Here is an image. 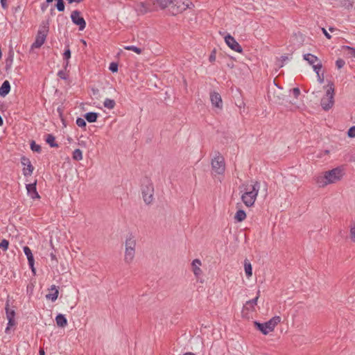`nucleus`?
Returning a JSON list of instances; mask_svg holds the SVG:
<instances>
[{
  "instance_id": "1",
  "label": "nucleus",
  "mask_w": 355,
  "mask_h": 355,
  "mask_svg": "<svg viewBox=\"0 0 355 355\" xmlns=\"http://www.w3.org/2000/svg\"><path fill=\"white\" fill-rule=\"evenodd\" d=\"M242 193L241 200L247 207H252L256 200L259 191L260 189V183L257 181H251L250 184H243L239 187Z\"/></svg>"
},
{
  "instance_id": "2",
  "label": "nucleus",
  "mask_w": 355,
  "mask_h": 355,
  "mask_svg": "<svg viewBox=\"0 0 355 355\" xmlns=\"http://www.w3.org/2000/svg\"><path fill=\"white\" fill-rule=\"evenodd\" d=\"M343 175V168L341 167H336L331 170L325 171L323 175H318L315 177V182L320 187H324L329 184L336 183L339 181Z\"/></svg>"
},
{
  "instance_id": "3",
  "label": "nucleus",
  "mask_w": 355,
  "mask_h": 355,
  "mask_svg": "<svg viewBox=\"0 0 355 355\" xmlns=\"http://www.w3.org/2000/svg\"><path fill=\"white\" fill-rule=\"evenodd\" d=\"M173 2V0H147L146 2L137 3L135 10L139 14L144 15L151 11L153 8L164 9L169 6Z\"/></svg>"
},
{
  "instance_id": "4",
  "label": "nucleus",
  "mask_w": 355,
  "mask_h": 355,
  "mask_svg": "<svg viewBox=\"0 0 355 355\" xmlns=\"http://www.w3.org/2000/svg\"><path fill=\"white\" fill-rule=\"evenodd\" d=\"M125 248L124 261L129 264L133 261L135 255L136 240L132 234L127 236Z\"/></svg>"
},
{
  "instance_id": "5",
  "label": "nucleus",
  "mask_w": 355,
  "mask_h": 355,
  "mask_svg": "<svg viewBox=\"0 0 355 355\" xmlns=\"http://www.w3.org/2000/svg\"><path fill=\"white\" fill-rule=\"evenodd\" d=\"M328 89L326 91L325 96L321 99V106L324 110H329L332 107L334 103V85L333 83H329L327 85Z\"/></svg>"
},
{
  "instance_id": "6",
  "label": "nucleus",
  "mask_w": 355,
  "mask_h": 355,
  "mask_svg": "<svg viewBox=\"0 0 355 355\" xmlns=\"http://www.w3.org/2000/svg\"><path fill=\"white\" fill-rule=\"evenodd\" d=\"M211 167L213 172L216 174L222 175L225 172V159L218 152L216 153V156L211 161Z\"/></svg>"
},
{
  "instance_id": "7",
  "label": "nucleus",
  "mask_w": 355,
  "mask_h": 355,
  "mask_svg": "<svg viewBox=\"0 0 355 355\" xmlns=\"http://www.w3.org/2000/svg\"><path fill=\"white\" fill-rule=\"evenodd\" d=\"M141 193L144 202L149 205L153 202L154 188L150 181L147 180L146 184H143L141 187Z\"/></svg>"
},
{
  "instance_id": "8",
  "label": "nucleus",
  "mask_w": 355,
  "mask_h": 355,
  "mask_svg": "<svg viewBox=\"0 0 355 355\" xmlns=\"http://www.w3.org/2000/svg\"><path fill=\"white\" fill-rule=\"evenodd\" d=\"M48 31L49 27L46 26L40 28L36 35L35 41L32 44V48L37 49L42 46L46 40Z\"/></svg>"
},
{
  "instance_id": "9",
  "label": "nucleus",
  "mask_w": 355,
  "mask_h": 355,
  "mask_svg": "<svg viewBox=\"0 0 355 355\" xmlns=\"http://www.w3.org/2000/svg\"><path fill=\"white\" fill-rule=\"evenodd\" d=\"M173 3L170 5L171 12L173 15H176L179 12H182L189 8V0H173Z\"/></svg>"
},
{
  "instance_id": "10",
  "label": "nucleus",
  "mask_w": 355,
  "mask_h": 355,
  "mask_svg": "<svg viewBox=\"0 0 355 355\" xmlns=\"http://www.w3.org/2000/svg\"><path fill=\"white\" fill-rule=\"evenodd\" d=\"M71 19L73 24L78 26L79 30L83 31L86 27V22L83 17L80 16V12L76 10L71 14Z\"/></svg>"
},
{
  "instance_id": "11",
  "label": "nucleus",
  "mask_w": 355,
  "mask_h": 355,
  "mask_svg": "<svg viewBox=\"0 0 355 355\" xmlns=\"http://www.w3.org/2000/svg\"><path fill=\"white\" fill-rule=\"evenodd\" d=\"M225 41L227 44V45L232 50L241 53L243 51L242 47L241 45L236 41V40L231 36L230 34L226 35L225 37Z\"/></svg>"
},
{
  "instance_id": "12",
  "label": "nucleus",
  "mask_w": 355,
  "mask_h": 355,
  "mask_svg": "<svg viewBox=\"0 0 355 355\" xmlns=\"http://www.w3.org/2000/svg\"><path fill=\"white\" fill-rule=\"evenodd\" d=\"M260 296V291H257V296L250 300H248L245 302L243 308V312L244 311H255L256 306L257 305V301Z\"/></svg>"
},
{
  "instance_id": "13",
  "label": "nucleus",
  "mask_w": 355,
  "mask_h": 355,
  "mask_svg": "<svg viewBox=\"0 0 355 355\" xmlns=\"http://www.w3.org/2000/svg\"><path fill=\"white\" fill-rule=\"evenodd\" d=\"M21 163L23 166H27L26 168H23V175L24 176L31 175V174L33 173V171L34 170V167L31 164L30 159L28 157L23 156L21 158Z\"/></svg>"
},
{
  "instance_id": "14",
  "label": "nucleus",
  "mask_w": 355,
  "mask_h": 355,
  "mask_svg": "<svg viewBox=\"0 0 355 355\" xmlns=\"http://www.w3.org/2000/svg\"><path fill=\"white\" fill-rule=\"evenodd\" d=\"M280 321L281 318L279 316H275L268 321L264 322V328L266 329V331L267 333L272 331L275 327L280 322Z\"/></svg>"
},
{
  "instance_id": "15",
  "label": "nucleus",
  "mask_w": 355,
  "mask_h": 355,
  "mask_svg": "<svg viewBox=\"0 0 355 355\" xmlns=\"http://www.w3.org/2000/svg\"><path fill=\"white\" fill-rule=\"evenodd\" d=\"M210 100L213 106L222 109L223 101L220 95L218 92H211L210 94Z\"/></svg>"
},
{
  "instance_id": "16",
  "label": "nucleus",
  "mask_w": 355,
  "mask_h": 355,
  "mask_svg": "<svg viewBox=\"0 0 355 355\" xmlns=\"http://www.w3.org/2000/svg\"><path fill=\"white\" fill-rule=\"evenodd\" d=\"M37 181L32 184H28L26 186L27 193L32 199H38L40 198L36 189Z\"/></svg>"
},
{
  "instance_id": "17",
  "label": "nucleus",
  "mask_w": 355,
  "mask_h": 355,
  "mask_svg": "<svg viewBox=\"0 0 355 355\" xmlns=\"http://www.w3.org/2000/svg\"><path fill=\"white\" fill-rule=\"evenodd\" d=\"M23 250L24 254L27 257L28 265L31 268V270L33 271V273H35V269L34 268L35 260L31 250L28 246H24Z\"/></svg>"
},
{
  "instance_id": "18",
  "label": "nucleus",
  "mask_w": 355,
  "mask_h": 355,
  "mask_svg": "<svg viewBox=\"0 0 355 355\" xmlns=\"http://www.w3.org/2000/svg\"><path fill=\"white\" fill-rule=\"evenodd\" d=\"M49 291L50 293L46 295V298L51 300L52 302H55L58 297V288L55 285H52L49 288Z\"/></svg>"
},
{
  "instance_id": "19",
  "label": "nucleus",
  "mask_w": 355,
  "mask_h": 355,
  "mask_svg": "<svg viewBox=\"0 0 355 355\" xmlns=\"http://www.w3.org/2000/svg\"><path fill=\"white\" fill-rule=\"evenodd\" d=\"M13 59H14V51L12 47H10V49L8 53L7 58L6 59V71H9L13 63Z\"/></svg>"
},
{
  "instance_id": "20",
  "label": "nucleus",
  "mask_w": 355,
  "mask_h": 355,
  "mask_svg": "<svg viewBox=\"0 0 355 355\" xmlns=\"http://www.w3.org/2000/svg\"><path fill=\"white\" fill-rule=\"evenodd\" d=\"M10 91V85L8 80H5L0 87V96L5 97Z\"/></svg>"
},
{
  "instance_id": "21",
  "label": "nucleus",
  "mask_w": 355,
  "mask_h": 355,
  "mask_svg": "<svg viewBox=\"0 0 355 355\" xmlns=\"http://www.w3.org/2000/svg\"><path fill=\"white\" fill-rule=\"evenodd\" d=\"M191 264L194 275L196 277L199 276L202 273V270L200 268V266H201V261L199 259H196L192 261Z\"/></svg>"
},
{
  "instance_id": "22",
  "label": "nucleus",
  "mask_w": 355,
  "mask_h": 355,
  "mask_svg": "<svg viewBox=\"0 0 355 355\" xmlns=\"http://www.w3.org/2000/svg\"><path fill=\"white\" fill-rule=\"evenodd\" d=\"M342 50L344 54L349 58H352L353 57H355V48H352L349 46H343L342 47Z\"/></svg>"
},
{
  "instance_id": "23",
  "label": "nucleus",
  "mask_w": 355,
  "mask_h": 355,
  "mask_svg": "<svg viewBox=\"0 0 355 355\" xmlns=\"http://www.w3.org/2000/svg\"><path fill=\"white\" fill-rule=\"evenodd\" d=\"M303 57L304 59L312 66H313L315 62H319L318 57L311 53L304 54Z\"/></svg>"
},
{
  "instance_id": "24",
  "label": "nucleus",
  "mask_w": 355,
  "mask_h": 355,
  "mask_svg": "<svg viewBox=\"0 0 355 355\" xmlns=\"http://www.w3.org/2000/svg\"><path fill=\"white\" fill-rule=\"evenodd\" d=\"M244 269L247 277H250L252 275V268L251 263L248 259H245L244 261Z\"/></svg>"
},
{
  "instance_id": "25",
  "label": "nucleus",
  "mask_w": 355,
  "mask_h": 355,
  "mask_svg": "<svg viewBox=\"0 0 355 355\" xmlns=\"http://www.w3.org/2000/svg\"><path fill=\"white\" fill-rule=\"evenodd\" d=\"M85 119L89 123L96 122L98 118V113L96 112H87L85 115Z\"/></svg>"
},
{
  "instance_id": "26",
  "label": "nucleus",
  "mask_w": 355,
  "mask_h": 355,
  "mask_svg": "<svg viewBox=\"0 0 355 355\" xmlns=\"http://www.w3.org/2000/svg\"><path fill=\"white\" fill-rule=\"evenodd\" d=\"M55 320H56V323H57L58 326H59V327H63L66 326L67 324V320L66 318L64 317V315L62 314H58L56 316Z\"/></svg>"
},
{
  "instance_id": "27",
  "label": "nucleus",
  "mask_w": 355,
  "mask_h": 355,
  "mask_svg": "<svg viewBox=\"0 0 355 355\" xmlns=\"http://www.w3.org/2000/svg\"><path fill=\"white\" fill-rule=\"evenodd\" d=\"M245 218L246 214L243 209L238 210L234 216V219L237 222H242L245 219Z\"/></svg>"
},
{
  "instance_id": "28",
  "label": "nucleus",
  "mask_w": 355,
  "mask_h": 355,
  "mask_svg": "<svg viewBox=\"0 0 355 355\" xmlns=\"http://www.w3.org/2000/svg\"><path fill=\"white\" fill-rule=\"evenodd\" d=\"M55 137L51 134H47L46 137V142L49 144L51 147H58V145L55 141Z\"/></svg>"
},
{
  "instance_id": "29",
  "label": "nucleus",
  "mask_w": 355,
  "mask_h": 355,
  "mask_svg": "<svg viewBox=\"0 0 355 355\" xmlns=\"http://www.w3.org/2000/svg\"><path fill=\"white\" fill-rule=\"evenodd\" d=\"M6 314L8 320V325H13L15 324V320L13 319L15 315V311L13 310L10 311L8 308H6Z\"/></svg>"
},
{
  "instance_id": "30",
  "label": "nucleus",
  "mask_w": 355,
  "mask_h": 355,
  "mask_svg": "<svg viewBox=\"0 0 355 355\" xmlns=\"http://www.w3.org/2000/svg\"><path fill=\"white\" fill-rule=\"evenodd\" d=\"M103 105L104 106L107 108V109H113L116 105V103L114 100L112 99H110V98H106L105 101H104V103H103Z\"/></svg>"
},
{
  "instance_id": "31",
  "label": "nucleus",
  "mask_w": 355,
  "mask_h": 355,
  "mask_svg": "<svg viewBox=\"0 0 355 355\" xmlns=\"http://www.w3.org/2000/svg\"><path fill=\"white\" fill-rule=\"evenodd\" d=\"M73 159L74 160H76V161H79V160H81L83 159V152L80 149H76L73 152V156H72Z\"/></svg>"
},
{
  "instance_id": "32",
  "label": "nucleus",
  "mask_w": 355,
  "mask_h": 355,
  "mask_svg": "<svg viewBox=\"0 0 355 355\" xmlns=\"http://www.w3.org/2000/svg\"><path fill=\"white\" fill-rule=\"evenodd\" d=\"M254 326L255 327L257 330L260 331L261 333H267L266 331V329L264 328V322L261 323V322L254 321Z\"/></svg>"
},
{
  "instance_id": "33",
  "label": "nucleus",
  "mask_w": 355,
  "mask_h": 355,
  "mask_svg": "<svg viewBox=\"0 0 355 355\" xmlns=\"http://www.w3.org/2000/svg\"><path fill=\"white\" fill-rule=\"evenodd\" d=\"M31 149L33 152L40 153L42 150L41 146L37 144L34 141H32L31 143Z\"/></svg>"
},
{
  "instance_id": "34",
  "label": "nucleus",
  "mask_w": 355,
  "mask_h": 355,
  "mask_svg": "<svg viewBox=\"0 0 355 355\" xmlns=\"http://www.w3.org/2000/svg\"><path fill=\"white\" fill-rule=\"evenodd\" d=\"M124 49L125 50L132 51L137 53V54H140L142 51V50L140 48H138L135 46H126L124 47Z\"/></svg>"
},
{
  "instance_id": "35",
  "label": "nucleus",
  "mask_w": 355,
  "mask_h": 355,
  "mask_svg": "<svg viewBox=\"0 0 355 355\" xmlns=\"http://www.w3.org/2000/svg\"><path fill=\"white\" fill-rule=\"evenodd\" d=\"M57 3L55 5L56 8L58 11L62 12L64 10V3L63 0H56Z\"/></svg>"
},
{
  "instance_id": "36",
  "label": "nucleus",
  "mask_w": 355,
  "mask_h": 355,
  "mask_svg": "<svg viewBox=\"0 0 355 355\" xmlns=\"http://www.w3.org/2000/svg\"><path fill=\"white\" fill-rule=\"evenodd\" d=\"M277 97V100H275V102L279 103V104H285L286 103H292V104H294L293 103H292L291 101H288V100L285 99L284 98H280V96L279 95H277V96H274V98Z\"/></svg>"
},
{
  "instance_id": "37",
  "label": "nucleus",
  "mask_w": 355,
  "mask_h": 355,
  "mask_svg": "<svg viewBox=\"0 0 355 355\" xmlns=\"http://www.w3.org/2000/svg\"><path fill=\"white\" fill-rule=\"evenodd\" d=\"M313 67V69L314 71L316 73V74L320 73V71L322 67V62L320 61L318 62L317 64H315Z\"/></svg>"
},
{
  "instance_id": "38",
  "label": "nucleus",
  "mask_w": 355,
  "mask_h": 355,
  "mask_svg": "<svg viewBox=\"0 0 355 355\" xmlns=\"http://www.w3.org/2000/svg\"><path fill=\"white\" fill-rule=\"evenodd\" d=\"M76 123L77 125L80 127V128H84V127L86 126V121L83 118L78 117L76 119Z\"/></svg>"
},
{
  "instance_id": "39",
  "label": "nucleus",
  "mask_w": 355,
  "mask_h": 355,
  "mask_svg": "<svg viewBox=\"0 0 355 355\" xmlns=\"http://www.w3.org/2000/svg\"><path fill=\"white\" fill-rule=\"evenodd\" d=\"M9 245V242L6 239H3L0 243V248L3 249V250H7Z\"/></svg>"
},
{
  "instance_id": "40",
  "label": "nucleus",
  "mask_w": 355,
  "mask_h": 355,
  "mask_svg": "<svg viewBox=\"0 0 355 355\" xmlns=\"http://www.w3.org/2000/svg\"><path fill=\"white\" fill-rule=\"evenodd\" d=\"M70 58H71V51L69 49V47L67 46L63 53V59L64 60H69Z\"/></svg>"
},
{
  "instance_id": "41",
  "label": "nucleus",
  "mask_w": 355,
  "mask_h": 355,
  "mask_svg": "<svg viewBox=\"0 0 355 355\" xmlns=\"http://www.w3.org/2000/svg\"><path fill=\"white\" fill-rule=\"evenodd\" d=\"M289 92H291L295 98H298L300 94V90L298 87H295L292 89L289 90Z\"/></svg>"
},
{
  "instance_id": "42",
  "label": "nucleus",
  "mask_w": 355,
  "mask_h": 355,
  "mask_svg": "<svg viewBox=\"0 0 355 355\" xmlns=\"http://www.w3.org/2000/svg\"><path fill=\"white\" fill-rule=\"evenodd\" d=\"M109 69L112 72H116L118 71V64L116 62H111L109 67Z\"/></svg>"
},
{
  "instance_id": "43",
  "label": "nucleus",
  "mask_w": 355,
  "mask_h": 355,
  "mask_svg": "<svg viewBox=\"0 0 355 355\" xmlns=\"http://www.w3.org/2000/svg\"><path fill=\"white\" fill-rule=\"evenodd\" d=\"M345 62L341 58L338 59L336 62V65L338 69L343 68V66L345 65Z\"/></svg>"
},
{
  "instance_id": "44",
  "label": "nucleus",
  "mask_w": 355,
  "mask_h": 355,
  "mask_svg": "<svg viewBox=\"0 0 355 355\" xmlns=\"http://www.w3.org/2000/svg\"><path fill=\"white\" fill-rule=\"evenodd\" d=\"M58 76L63 80H67L68 78V76L64 70L59 71L58 73Z\"/></svg>"
},
{
  "instance_id": "45",
  "label": "nucleus",
  "mask_w": 355,
  "mask_h": 355,
  "mask_svg": "<svg viewBox=\"0 0 355 355\" xmlns=\"http://www.w3.org/2000/svg\"><path fill=\"white\" fill-rule=\"evenodd\" d=\"M347 135L349 137H355V125L352 126L349 129Z\"/></svg>"
},
{
  "instance_id": "46",
  "label": "nucleus",
  "mask_w": 355,
  "mask_h": 355,
  "mask_svg": "<svg viewBox=\"0 0 355 355\" xmlns=\"http://www.w3.org/2000/svg\"><path fill=\"white\" fill-rule=\"evenodd\" d=\"M288 60V55H282L280 58V62L281 64L279 65V67H282L284 66V64Z\"/></svg>"
},
{
  "instance_id": "47",
  "label": "nucleus",
  "mask_w": 355,
  "mask_h": 355,
  "mask_svg": "<svg viewBox=\"0 0 355 355\" xmlns=\"http://www.w3.org/2000/svg\"><path fill=\"white\" fill-rule=\"evenodd\" d=\"M50 257H51V261L53 262V266H56L58 263V260H57L55 254L53 252H51L50 254Z\"/></svg>"
},
{
  "instance_id": "48",
  "label": "nucleus",
  "mask_w": 355,
  "mask_h": 355,
  "mask_svg": "<svg viewBox=\"0 0 355 355\" xmlns=\"http://www.w3.org/2000/svg\"><path fill=\"white\" fill-rule=\"evenodd\" d=\"M209 60L213 62L216 60V50H214L209 57Z\"/></svg>"
},
{
  "instance_id": "49",
  "label": "nucleus",
  "mask_w": 355,
  "mask_h": 355,
  "mask_svg": "<svg viewBox=\"0 0 355 355\" xmlns=\"http://www.w3.org/2000/svg\"><path fill=\"white\" fill-rule=\"evenodd\" d=\"M350 234H351V239L353 241H355L354 240V239H355V227H351Z\"/></svg>"
},
{
  "instance_id": "50",
  "label": "nucleus",
  "mask_w": 355,
  "mask_h": 355,
  "mask_svg": "<svg viewBox=\"0 0 355 355\" xmlns=\"http://www.w3.org/2000/svg\"><path fill=\"white\" fill-rule=\"evenodd\" d=\"M317 77H318V82L320 84L323 83V82H324V75H323V73H322V74H320V73L317 74Z\"/></svg>"
},
{
  "instance_id": "51",
  "label": "nucleus",
  "mask_w": 355,
  "mask_h": 355,
  "mask_svg": "<svg viewBox=\"0 0 355 355\" xmlns=\"http://www.w3.org/2000/svg\"><path fill=\"white\" fill-rule=\"evenodd\" d=\"M7 1L8 0H0L1 7L5 10L8 8Z\"/></svg>"
},
{
  "instance_id": "52",
  "label": "nucleus",
  "mask_w": 355,
  "mask_h": 355,
  "mask_svg": "<svg viewBox=\"0 0 355 355\" xmlns=\"http://www.w3.org/2000/svg\"><path fill=\"white\" fill-rule=\"evenodd\" d=\"M322 30L324 35L326 36L327 38L330 39L331 37L330 34L326 31L325 28H323Z\"/></svg>"
},
{
  "instance_id": "53",
  "label": "nucleus",
  "mask_w": 355,
  "mask_h": 355,
  "mask_svg": "<svg viewBox=\"0 0 355 355\" xmlns=\"http://www.w3.org/2000/svg\"><path fill=\"white\" fill-rule=\"evenodd\" d=\"M83 0H67L69 3H81Z\"/></svg>"
},
{
  "instance_id": "54",
  "label": "nucleus",
  "mask_w": 355,
  "mask_h": 355,
  "mask_svg": "<svg viewBox=\"0 0 355 355\" xmlns=\"http://www.w3.org/2000/svg\"><path fill=\"white\" fill-rule=\"evenodd\" d=\"M39 355H45L44 349H42V348L40 349Z\"/></svg>"
},
{
  "instance_id": "55",
  "label": "nucleus",
  "mask_w": 355,
  "mask_h": 355,
  "mask_svg": "<svg viewBox=\"0 0 355 355\" xmlns=\"http://www.w3.org/2000/svg\"><path fill=\"white\" fill-rule=\"evenodd\" d=\"M68 66H69V60H65L64 68L66 69Z\"/></svg>"
},
{
  "instance_id": "56",
  "label": "nucleus",
  "mask_w": 355,
  "mask_h": 355,
  "mask_svg": "<svg viewBox=\"0 0 355 355\" xmlns=\"http://www.w3.org/2000/svg\"><path fill=\"white\" fill-rule=\"evenodd\" d=\"M183 355H195V354L193 352H186Z\"/></svg>"
},
{
  "instance_id": "57",
  "label": "nucleus",
  "mask_w": 355,
  "mask_h": 355,
  "mask_svg": "<svg viewBox=\"0 0 355 355\" xmlns=\"http://www.w3.org/2000/svg\"><path fill=\"white\" fill-rule=\"evenodd\" d=\"M19 8H20L19 6L16 7V8H14V11L15 12H17Z\"/></svg>"
},
{
  "instance_id": "58",
  "label": "nucleus",
  "mask_w": 355,
  "mask_h": 355,
  "mask_svg": "<svg viewBox=\"0 0 355 355\" xmlns=\"http://www.w3.org/2000/svg\"><path fill=\"white\" fill-rule=\"evenodd\" d=\"M53 0H46L47 3L53 2Z\"/></svg>"
},
{
  "instance_id": "59",
  "label": "nucleus",
  "mask_w": 355,
  "mask_h": 355,
  "mask_svg": "<svg viewBox=\"0 0 355 355\" xmlns=\"http://www.w3.org/2000/svg\"><path fill=\"white\" fill-rule=\"evenodd\" d=\"M42 8V10L44 11V10H45V8H46V6H44L43 5V6H42V8Z\"/></svg>"
},
{
  "instance_id": "60",
  "label": "nucleus",
  "mask_w": 355,
  "mask_h": 355,
  "mask_svg": "<svg viewBox=\"0 0 355 355\" xmlns=\"http://www.w3.org/2000/svg\"><path fill=\"white\" fill-rule=\"evenodd\" d=\"M334 28H332V27H330V28H329V31H330L331 32H333V31H334Z\"/></svg>"
}]
</instances>
